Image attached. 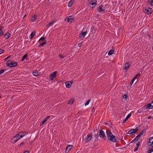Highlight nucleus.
Here are the masks:
<instances>
[{"label":"nucleus","mask_w":153,"mask_h":153,"mask_svg":"<svg viewBox=\"0 0 153 153\" xmlns=\"http://www.w3.org/2000/svg\"><path fill=\"white\" fill-rule=\"evenodd\" d=\"M106 132L107 137L109 140L113 143L117 142L115 136L114 135L110 130H106Z\"/></svg>","instance_id":"1"},{"label":"nucleus","mask_w":153,"mask_h":153,"mask_svg":"<svg viewBox=\"0 0 153 153\" xmlns=\"http://www.w3.org/2000/svg\"><path fill=\"white\" fill-rule=\"evenodd\" d=\"M7 65L10 68L15 67L18 65L17 62L12 60H8L6 62Z\"/></svg>","instance_id":"2"},{"label":"nucleus","mask_w":153,"mask_h":153,"mask_svg":"<svg viewBox=\"0 0 153 153\" xmlns=\"http://www.w3.org/2000/svg\"><path fill=\"white\" fill-rule=\"evenodd\" d=\"M93 139V137L91 134H87V136L85 138L84 140L85 142L87 143L90 141L91 140Z\"/></svg>","instance_id":"3"},{"label":"nucleus","mask_w":153,"mask_h":153,"mask_svg":"<svg viewBox=\"0 0 153 153\" xmlns=\"http://www.w3.org/2000/svg\"><path fill=\"white\" fill-rule=\"evenodd\" d=\"M99 136L101 138H103L104 140H106V137L105 135V134L104 131L101 129L100 131Z\"/></svg>","instance_id":"4"},{"label":"nucleus","mask_w":153,"mask_h":153,"mask_svg":"<svg viewBox=\"0 0 153 153\" xmlns=\"http://www.w3.org/2000/svg\"><path fill=\"white\" fill-rule=\"evenodd\" d=\"M91 4L92 5H94L95 6L97 4V0H88V4Z\"/></svg>","instance_id":"5"},{"label":"nucleus","mask_w":153,"mask_h":153,"mask_svg":"<svg viewBox=\"0 0 153 153\" xmlns=\"http://www.w3.org/2000/svg\"><path fill=\"white\" fill-rule=\"evenodd\" d=\"M57 72L55 71L49 75V77L51 80H53L56 76Z\"/></svg>","instance_id":"6"},{"label":"nucleus","mask_w":153,"mask_h":153,"mask_svg":"<svg viewBox=\"0 0 153 153\" xmlns=\"http://www.w3.org/2000/svg\"><path fill=\"white\" fill-rule=\"evenodd\" d=\"M97 10L99 12H102L105 11V7L103 6V5L102 4L100 5L97 8Z\"/></svg>","instance_id":"7"},{"label":"nucleus","mask_w":153,"mask_h":153,"mask_svg":"<svg viewBox=\"0 0 153 153\" xmlns=\"http://www.w3.org/2000/svg\"><path fill=\"white\" fill-rule=\"evenodd\" d=\"M73 147V146L72 145H68L66 148L65 151V153H68V152L71 150V149H72Z\"/></svg>","instance_id":"8"},{"label":"nucleus","mask_w":153,"mask_h":153,"mask_svg":"<svg viewBox=\"0 0 153 153\" xmlns=\"http://www.w3.org/2000/svg\"><path fill=\"white\" fill-rule=\"evenodd\" d=\"M130 66V62H127L126 63L123 67V70L127 71L129 68Z\"/></svg>","instance_id":"9"},{"label":"nucleus","mask_w":153,"mask_h":153,"mask_svg":"<svg viewBox=\"0 0 153 153\" xmlns=\"http://www.w3.org/2000/svg\"><path fill=\"white\" fill-rule=\"evenodd\" d=\"M66 20H67L68 22H72L74 20V18H72L71 16H67L66 17L65 21H66Z\"/></svg>","instance_id":"10"},{"label":"nucleus","mask_w":153,"mask_h":153,"mask_svg":"<svg viewBox=\"0 0 153 153\" xmlns=\"http://www.w3.org/2000/svg\"><path fill=\"white\" fill-rule=\"evenodd\" d=\"M153 144V137L149 138V141L147 142V144L149 146L152 145Z\"/></svg>","instance_id":"11"},{"label":"nucleus","mask_w":153,"mask_h":153,"mask_svg":"<svg viewBox=\"0 0 153 153\" xmlns=\"http://www.w3.org/2000/svg\"><path fill=\"white\" fill-rule=\"evenodd\" d=\"M145 10L146 11V13L148 15L151 14L152 13V9L151 8L147 7L145 9Z\"/></svg>","instance_id":"12"},{"label":"nucleus","mask_w":153,"mask_h":153,"mask_svg":"<svg viewBox=\"0 0 153 153\" xmlns=\"http://www.w3.org/2000/svg\"><path fill=\"white\" fill-rule=\"evenodd\" d=\"M50 116H48L46 118H45L44 120L42 121L41 123H40V125L42 126L43 125L46 121H47L48 119H49L50 117Z\"/></svg>","instance_id":"13"},{"label":"nucleus","mask_w":153,"mask_h":153,"mask_svg":"<svg viewBox=\"0 0 153 153\" xmlns=\"http://www.w3.org/2000/svg\"><path fill=\"white\" fill-rule=\"evenodd\" d=\"M151 103H149L147 104L146 106L143 107L142 108V110H143L145 109H147V108H149L150 109V108H151Z\"/></svg>","instance_id":"14"},{"label":"nucleus","mask_w":153,"mask_h":153,"mask_svg":"<svg viewBox=\"0 0 153 153\" xmlns=\"http://www.w3.org/2000/svg\"><path fill=\"white\" fill-rule=\"evenodd\" d=\"M20 139L19 137L18 138H16L15 139L12 138L11 140V142L13 144L15 143Z\"/></svg>","instance_id":"15"},{"label":"nucleus","mask_w":153,"mask_h":153,"mask_svg":"<svg viewBox=\"0 0 153 153\" xmlns=\"http://www.w3.org/2000/svg\"><path fill=\"white\" fill-rule=\"evenodd\" d=\"M140 136L139 135H138L132 141H131V143H133V142H137L140 138Z\"/></svg>","instance_id":"16"},{"label":"nucleus","mask_w":153,"mask_h":153,"mask_svg":"<svg viewBox=\"0 0 153 153\" xmlns=\"http://www.w3.org/2000/svg\"><path fill=\"white\" fill-rule=\"evenodd\" d=\"M19 138L21 139L26 134V132H21L19 133Z\"/></svg>","instance_id":"17"},{"label":"nucleus","mask_w":153,"mask_h":153,"mask_svg":"<svg viewBox=\"0 0 153 153\" xmlns=\"http://www.w3.org/2000/svg\"><path fill=\"white\" fill-rule=\"evenodd\" d=\"M32 18L31 19L30 21L31 22H33L36 19L37 17L36 15L35 14L32 15Z\"/></svg>","instance_id":"18"},{"label":"nucleus","mask_w":153,"mask_h":153,"mask_svg":"<svg viewBox=\"0 0 153 153\" xmlns=\"http://www.w3.org/2000/svg\"><path fill=\"white\" fill-rule=\"evenodd\" d=\"M87 33L85 31V32H82L80 34L79 37L80 38H83L85 37Z\"/></svg>","instance_id":"19"},{"label":"nucleus","mask_w":153,"mask_h":153,"mask_svg":"<svg viewBox=\"0 0 153 153\" xmlns=\"http://www.w3.org/2000/svg\"><path fill=\"white\" fill-rule=\"evenodd\" d=\"M131 114L130 113L127 115L126 117L125 118L124 120H123V123H124L128 120V119L130 117L131 115Z\"/></svg>","instance_id":"20"},{"label":"nucleus","mask_w":153,"mask_h":153,"mask_svg":"<svg viewBox=\"0 0 153 153\" xmlns=\"http://www.w3.org/2000/svg\"><path fill=\"white\" fill-rule=\"evenodd\" d=\"M10 33H9L7 32L4 35V36H5V38L7 39L9 38L10 36Z\"/></svg>","instance_id":"21"},{"label":"nucleus","mask_w":153,"mask_h":153,"mask_svg":"<svg viewBox=\"0 0 153 153\" xmlns=\"http://www.w3.org/2000/svg\"><path fill=\"white\" fill-rule=\"evenodd\" d=\"M138 75V74H137L132 79L130 83V85H131L133 83L134 81L137 78V77Z\"/></svg>","instance_id":"22"},{"label":"nucleus","mask_w":153,"mask_h":153,"mask_svg":"<svg viewBox=\"0 0 153 153\" xmlns=\"http://www.w3.org/2000/svg\"><path fill=\"white\" fill-rule=\"evenodd\" d=\"M35 34V31L32 32L30 35L29 36V38L30 39H32L34 36Z\"/></svg>","instance_id":"23"},{"label":"nucleus","mask_w":153,"mask_h":153,"mask_svg":"<svg viewBox=\"0 0 153 153\" xmlns=\"http://www.w3.org/2000/svg\"><path fill=\"white\" fill-rule=\"evenodd\" d=\"M151 146L149 148V149L148 150V153H151L153 152V146L151 145Z\"/></svg>","instance_id":"24"},{"label":"nucleus","mask_w":153,"mask_h":153,"mask_svg":"<svg viewBox=\"0 0 153 153\" xmlns=\"http://www.w3.org/2000/svg\"><path fill=\"white\" fill-rule=\"evenodd\" d=\"M27 54H25L22 56L21 61H23L25 59H27Z\"/></svg>","instance_id":"25"},{"label":"nucleus","mask_w":153,"mask_h":153,"mask_svg":"<svg viewBox=\"0 0 153 153\" xmlns=\"http://www.w3.org/2000/svg\"><path fill=\"white\" fill-rule=\"evenodd\" d=\"M146 132V129H143L139 133V135L140 137Z\"/></svg>","instance_id":"26"},{"label":"nucleus","mask_w":153,"mask_h":153,"mask_svg":"<svg viewBox=\"0 0 153 153\" xmlns=\"http://www.w3.org/2000/svg\"><path fill=\"white\" fill-rule=\"evenodd\" d=\"M74 0H71V1L69 2L68 4V7H71L72 4L74 2Z\"/></svg>","instance_id":"27"},{"label":"nucleus","mask_w":153,"mask_h":153,"mask_svg":"<svg viewBox=\"0 0 153 153\" xmlns=\"http://www.w3.org/2000/svg\"><path fill=\"white\" fill-rule=\"evenodd\" d=\"M132 130V131L133 134H135L136 133V132L138 131V128H136L135 129H131Z\"/></svg>","instance_id":"28"},{"label":"nucleus","mask_w":153,"mask_h":153,"mask_svg":"<svg viewBox=\"0 0 153 153\" xmlns=\"http://www.w3.org/2000/svg\"><path fill=\"white\" fill-rule=\"evenodd\" d=\"M147 1L150 5L151 7L153 6V0H148Z\"/></svg>","instance_id":"29"},{"label":"nucleus","mask_w":153,"mask_h":153,"mask_svg":"<svg viewBox=\"0 0 153 153\" xmlns=\"http://www.w3.org/2000/svg\"><path fill=\"white\" fill-rule=\"evenodd\" d=\"M114 50L111 49L108 52V54L109 55H112L114 53Z\"/></svg>","instance_id":"30"},{"label":"nucleus","mask_w":153,"mask_h":153,"mask_svg":"<svg viewBox=\"0 0 153 153\" xmlns=\"http://www.w3.org/2000/svg\"><path fill=\"white\" fill-rule=\"evenodd\" d=\"M65 84L67 88H69L71 86V85H70V84L68 82H66Z\"/></svg>","instance_id":"31"},{"label":"nucleus","mask_w":153,"mask_h":153,"mask_svg":"<svg viewBox=\"0 0 153 153\" xmlns=\"http://www.w3.org/2000/svg\"><path fill=\"white\" fill-rule=\"evenodd\" d=\"M25 144V143L24 142H22L20 144L18 145V147L19 148H20L22 146H24Z\"/></svg>","instance_id":"32"},{"label":"nucleus","mask_w":153,"mask_h":153,"mask_svg":"<svg viewBox=\"0 0 153 153\" xmlns=\"http://www.w3.org/2000/svg\"><path fill=\"white\" fill-rule=\"evenodd\" d=\"M127 97H128V94H125L123 96L122 98L123 99H125V100H126L127 99Z\"/></svg>","instance_id":"33"},{"label":"nucleus","mask_w":153,"mask_h":153,"mask_svg":"<svg viewBox=\"0 0 153 153\" xmlns=\"http://www.w3.org/2000/svg\"><path fill=\"white\" fill-rule=\"evenodd\" d=\"M94 137L96 139H97L99 137V135L98 132L95 133L94 135Z\"/></svg>","instance_id":"34"},{"label":"nucleus","mask_w":153,"mask_h":153,"mask_svg":"<svg viewBox=\"0 0 153 153\" xmlns=\"http://www.w3.org/2000/svg\"><path fill=\"white\" fill-rule=\"evenodd\" d=\"M74 102V100L72 99H70L69 100L68 102V104H72Z\"/></svg>","instance_id":"35"},{"label":"nucleus","mask_w":153,"mask_h":153,"mask_svg":"<svg viewBox=\"0 0 153 153\" xmlns=\"http://www.w3.org/2000/svg\"><path fill=\"white\" fill-rule=\"evenodd\" d=\"M33 76H36L39 75V74L38 72H33Z\"/></svg>","instance_id":"36"},{"label":"nucleus","mask_w":153,"mask_h":153,"mask_svg":"<svg viewBox=\"0 0 153 153\" xmlns=\"http://www.w3.org/2000/svg\"><path fill=\"white\" fill-rule=\"evenodd\" d=\"M19 137V133L17 134L16 135L14 136L12 138L15 139L16 138H18Z\"/></svg>","instance_id":"37"},{"label":"nucleus","mask_w":153,"mask_h":153,"mask_svg":"<svg viewBox=\"0 0 153 153\" xmlns=\"http://www.w3.org/2000/svg\"><path fill=\"white\" fill-rule=\"evenodd\" d=\"M54 23L53 21H52L50 22L47 25V27H49L50 26H51L52 24H53Z\"/></svg>","instance_id":"38"},{"label":"nucleus","mask_w":153,"mask_h":153,"mask_svg":"<svg viewBox=\"0 0 153 153\" xmlns=\"http://www.w3.org/2000/svg\"><path fill=\"white\" fill-rule=\"evenodd\" d=\"M46 43V40H45V42L42 43L40 44L39 45V47L43 46Z\"/></svg>","instance_id":"39"},{"label":"nucleus","mask_w":153,"mask_h":153,"mask_svg":"<svg viewBox=\"0 0 153 153\" xmlns=\"http://www.w3.org/2000/svg\"><path fill=\"white\" fill-rule=\"evenodd\" d=\"M127 134H129V135H132V134L133 133L132 131V130H131V129L130 130L128 131V132H127Z\"/></svg>","instance_id":"40"},{"label":"nucleus","mask_w":153,"mask_h":153,"mask_svg":"<svg viewBox=\"0 0 153 153\" xmlns=\"http://www.w3.org/2000/svg\"><path fill=\"white\" fill-rule=\"evenodd\" d=\"M90 100H91L90 99H89V100H88L85 103V106H86L87 105H88V104H89V102H90Z\"/></svg>","instance_id":"41"},{"label":"nucleus","mask_w":153,"mask_h":153,"mask_svg":"<svg viewBox=\"0 0 153 153\" xmlns=\"http://www.w3.org/2000/svg\"><path fill=\"white\" fill-rule=\"evenodd\" d=\"M46 39V37H41L40 39H39V41L42 40L43 41L45 40Z\"/></svg>","instance_id":"42"},{"label":"nucleus","mask_w":153,"mask_h":153,"mask_svg":"<svg viewBox=\"0 0 153 153\" xmlns=\"http://www.w3.org/2000/svg\"><path fill=\"white\" fill-rule=\"evenodd\" d=\"M4 52V49H0V54L3 53Z\"/></svg>","instance_id":"43"},{"label":"nucleus","mask_w":153,"mask_h":153,"mask_svg":"<svg viewBox=\"0 0 153 153\" xmlns=\"http://www.w3.org/2000/svg\"><path fill=\"white\" fill-rule=\"evenodd\" d=\"M4 72V70L1 69L0 70V75L2 74Z\"/></svg>","instance_id":"44"},{"label":"nucleus","mask_w":153,"mask_h":153,"mask_svg":"<svg viewBox=\"0 0 153 153\" xmlns=\"http://www.w3.org/2000/svg\"><path fill=\"white\" fill-rule=\"evenodd\" d=\"M4 34V33L3 32V31H2L1 30H0V36L3 35Z\"/></svg>","instance_id":"45"},{"label":"nucleus","mask_w":153,"mask_h":153,"mask_svg":"<svg viewBox=\"0 0 153 153\" xmlns=\"http://www.w3.org/2000/svg\"><path fill=\"white\" fill-rule=\"evenodd\" d=\"M85 31L86 32V33H87V29L86 28V27H84L83 28L82 30V32H85Z\"/></svg>","instance_id":"46"},{"label":"nucleus","mask_w":153,"mask_h":153,"mask_svg":"<svg viewBox=\"0 0 153 153\" xmlns=\"http://www.w3.org/2000/svg\"><path fill=\"white\" fill-rule=\"evenodd\" d=\"M59 57L60 58H65V56H63L61 54H60L59 55Z\"/></svg>","instance_id":"47"},{"label":"nucleus","mask_w":153,"mask_h":153,"mask_svg":"<svg viewBox=\"0 0 153 153\" xmlns=\"http://www.w3.org/2000/svg\"><path fill=\"white\" fill-rule=\"evenodd\" d=\"M136 146H137V147L138 148H139V146H140V142H138L137 144H136Z\"/></svg>","instance_id":"48"},{"label":"nucleus","mask_w":153,"mask_h":153,"mask_svg":"<svg viewBox=\"0 0 153 153\" xmlns=\"http://www.w3.org/2000/svg\"><path fill=\"white\" fill-rule=\"evenodd\" d=\"M10 57V56H7V57H6L4 59V61H6Z\"/></svg>","instance_id":"49"},{"label":"nucleus","mask_w":153,"mask_h":153,"mask_svg":"<svg viewBox=\"0 0 153 153\" xmlns=\"http://www.w3.org/2000/svg\"><path fill=\"white\" fill-rule=\"evenodd\" d=\"M138 149V148L137 147H136L134 148V152H136Z\"/></svg>","instance_id":"50"},{"label":"nucleus","mask_w":153,"mask_h":153,"mask_svg":"<svg viewBox=\"0 0 153 153\" xmlns=\"http://www.w3.org/2000/svg\"><path fill=\"white\" fill-rule=\"evenodd\" d=\"M147 36L148 37H149V39H151V36H150V35L149 34H147Z\"/></svg>","instance_id":"51"},{"label":"nucleus","mask_w":153,"mask_h":153,"mask_svg":"<svg viewBox=\"0 0 153 153\" xmlns=\"http://www.w3.org/2000/svg\"><path fill=\"white\" fill-rule=\"evenodd\" d=\"M82 45V43H79L78 44V45L79 47H81Z\"/></svg>","instance_id":"52"},{"label":"nucleus","mask_w":153,"mask_h":153,"mask_svg":"<svg viewBox=\"0 0 153 153\" xmlns=\"http://www.w3.org/2000/svg\"><path fill=\"white\" fill-rule=\"evenodd\" d=\"M68 82L71 84H72L73 83L74 81H68Z\"/></svg>","instance_id":"53"},{"label":"nucleus","mask_w":153,"mask_h":153,"mask_svg":"<svg viewBox=\"0 0 153 153\" xmlns=\"http://www.w3.org/2000/svg\"><path fill=\"white\" fill-rule=\"evenodd\" d=\"M95 6H93V7H90V9H90V10H93V8L94 7H95Z\"/></svg>","instance_id":"54"},{"label":"nucleus","mask_w":153,"mask_h":153,"mask_svg":"<svg viewBox=\"0 0 153 153\" xmlns=\"http://www.w3.org/2000/svg\"><path fill=\"white\" fill-rule=\"evenodd\" d=\"M152 118V116H148L147 118L148 119H150Z\"/></svg>","instance_id":"55"},{"label":"nucleus","mask_w":153,"mask_h":153,"mask_svg":"<svg viewBox=\"0 0 153 153\" xmlns=\"http://www.w3.org/2000/svg\"><path fill=\"white\" fill-rule=\"evenodd\" d=\"M29 153V151L27 150L25 152H24V153Z\"/></svg>","instance_id":"56"},{"label":"nucleus","mask_w":153,"mask_h":153,"mask_svg":"<svg viewBox=\"0 0 153 153\" xmlns=\"http://www.w3.org/2000/svg\"><path fill=\"white\" fill-rule=\"evenodd\" d=\"M151 108H150V109H153V105H151Z\"/></svg>","instance_id":"57"},{"label":"nucleus","mask_w":153,"mask_h":153,"mask_svg":"<svg viewBox=\"0 0 153 153\" xmlns=\"http://www.w3.org/2000/svg\"><path fill=\"white\" fill-rule=\"evenodd\" d=\"M151 103V104H153V99L152 100V101H151V103Z\"/></svg>","instance_id":"58"},{"label":"nucleus","mask_w":153,"mask_h":153,"mask_svg":"<svg viewBox=\"0 0 153 153\" xmlns=\"http://www.w3.org/2000/svg\"><path fill=\"white\" fill-rule=\"evenodd\" d=\"M4 69V71H6L7 70L6 69Z\"/></svg>","instance_id":"59"},{"label":"nucleus","mask_w":153,"mask_h":153,"mask_svg":"<svg viewBox=\"0 0 153 153\" xmlns=\"http://www.w3.org/2000/svg\"><path fill=\"white\" fill-rule=\"evenodd\" d=\"M26 16V15H25L23 17V19H24Z\"/></svg>","instance_id":"60"},{"label":"nucleus","mask_w":153,"mask_h":153,"mask_svg":"<svg viewBox=\"0 0 153 153\" xmlns=\"http://www.w3.org/2000/svg\"><path fill=\"white\" fill-rule=\"evenodd\" d=\"M1 95H0V99L1 98Z\"/></svg>","instance_id":"61"},{"label":"nucleus","mask_w":153,"mask_h":153,"mask_svg":"<svg viewBox=\"0 0 153 153\" xmlns=\"http://www.w3.org/2000/svg\"><path fill=\"white\" fill-rule=\"evenodd\" d=\"M94 107H93V108H92L93 109H94Z\"/></svg>","instance_id":"62"},{"label":"nucleus","mask_w":153,"mask_h":153,"mask_svg":"<svg viewBox=\"0 0 153 153\" xmlns=\"http://www.w3.org/2000/svg\"><path fill=\"white\" fill-rule=\"evenodd\" d=\"M94 107H93V108H92L93 109H94Z\"/></svg>","instance_id":"63"},{"label":"nucleus","mask_w":153,"mask_h":153,"mask_svg":"<svg viewBox=\"0 0 153 153\" xmlns=\"http://www.w3.org/2000/svg\"><path fill=\"white\" fill-rule=\"evenodd\" d=\"M94 107H93V108H92L93 109H94Z\"/></svg>","instance_id":"64"}]
</instances>
